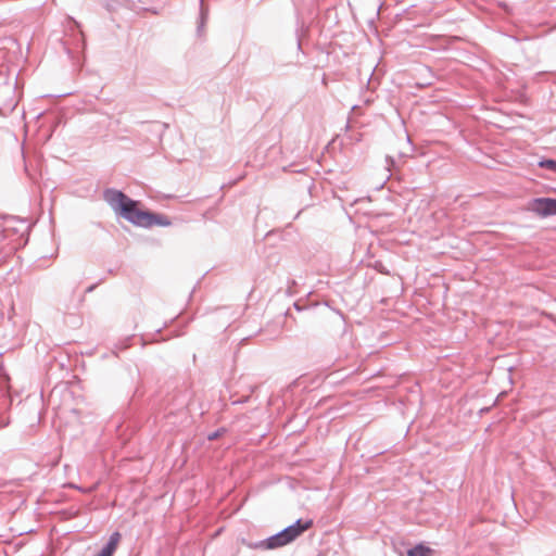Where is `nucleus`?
<instances>
[{"mask_svg":"<svg viewBox=\"0 0 556 556\" xmlns=\"http://www.w3.org/2000/svg\"><path fill=\"white\" fill-rule=\"evenodd\" d=\"M104 199L121 216L135 226L149 228L170 225L165 216L141 210L138 201L131 200L122 191L108 190Z\"/></svg>","mask_w":556,"mask_h":556,"instance_id":"nucleus-1","label":"nucleus"},{"mask_svg":"<svg viewBox=\"0 0 556 556\" xmlns=\"http://www.w3.org/2000/svg\"><path fill=\"white\" fill-rule=\"evenodd\" d=\"M313 526V520L307 519L305 521L298 520L294 525L283 529L281 532L268 538L262 543L267 549H274L278 547H282L291 542H293L296 538H299L306 530L311 529Z\"/></svg>","mask_w":556,"mask_h":556,"instance_id":"nucleus-2","label":"nucleus"},{"mask_svg":"<svg viewBox=\"0 0 556 556\" xmlns=\"http://www.w3.org/2000/svg\"><path fill=\"white\" fill-rule=\"evenodd\" d=\"M527 210L541 217L556 215V199L536 198L528 202Z\"/></svg>","mask_w":556,"mask_h":556,"instance_id":"nucleus-3","label":"nucleus"},{"mask_svg":"<svg viewBox=\"0 0 556 556\" xmlns=\"http://www.w3.org/2000/svg\"><path fill=\"white\" fill-rule=\"evenodd\" d=\"M122 539L119 532H114L109 540L106 546L99 553L98 556H113Z\"/></svg>","mask_w":556,"mask_h":556,"instance_id":"nucleus-4","label":"nucleus"},{"mask_svg":"<svg viewBox=\"0 0 556 556\" xmlns=\"http://www.w3.org/2000/svg\"><path fill=\"white\" fill-rule=\"evenodd\" d=\"M434 551L429 546L420 543L407 551V556H433Z\"/></svg>","mask_w":556,"mask_h":556,"instance_id":"nucleus-5","label":"nucleus"},{"mask_svg":"<svg viewBox=\"0 0 556 556\" xmlns=\"http://www.w3.org/2000/svg\"><path fill=\"white\" fill-rule=\"evenodd\" d=\"M539 166L542 168L549 169L556 173V161L554 160H544L539 163Z\"/></svg>","mask_w":556,"mask_h":556,"instance_id":"nucleus-6","label":"nucleus"}]
</instances>
